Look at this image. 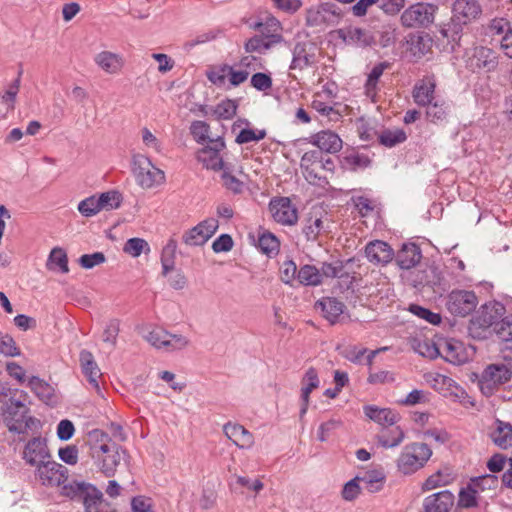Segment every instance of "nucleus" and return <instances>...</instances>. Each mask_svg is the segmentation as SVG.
<instances>
[{
	"label": "nucleus",
	"instance_id": "f257e3e1",
	"mask_svg": "<svg viewBox=\"0 0 512 512\" xmlns=\"http://www.w3.org/2000/svg\"><path fill=\"white\" fill-rule=\"evenodd\" d=\"M62 495L81 502L84 512H116L112 504L104 498L101 490L85 481L73 480L63 487Z\"/></svg>",
	"mask_w": 512,
	"mask_h": 512
},
{
	"label": "nucleus",
	"instance_id": "4468645a",
	"mask_svg": "<svg viewBox=\"0 0 512 512\" xmlns=\"http://www.w3.org/2000/svg\"><path fill=\"white\" fill-rule=\"evenodd\" d=\"M218 227L216 218L205 219L183 234V242L188 246H201L216 233Z\"/></svg>",
	"mask_w": 512,
	"mask_h": 512
},
{
	"label": "nucleus",
	"instance_id": "393cba45",
	"mask_svg": "<svg viewBox=\"0 0 512 512\" xmlns=\"http://www.w3.org/2000/svg\"><path fill=\"white\" fill-rule=\"evenodd\" d=\"M310 142L317 146L322 153H337L342 149L341 138L330 130L316 133L311 137Z\"/></svg>",
	"mask_w": 512,
	"mask_h": 512
},
{
	"label": "nucleus",
	"instance_id": "bf43d9fd",
	"mask_svg": "<svg viewBox=\"0 0 512 512\" xmlns=\"http://www.w3.org/2000/svg\"><path fill=\"white\" fill-rule=\"evenodd\" d=\"M322 226L323 222L321 218L309 217L305 220L302 232L308 241H314L317 239V236L319 235Z\"/></svg>",
	"mask_w": 512,
	"mask_h": 512
},
{
	"label": "nucleus",
	"instance_id": "a878e982",
	"mask_svg": "<svg viewBox=\"0 0 512 512\" xmlns=\"http://www.w3.org/2000/svg\"><path fill=\"white\" fill-rule=\"evenodd\" d=\"M364 413L369 419L383 426V428L393 426L400 418L396 411L390 408H379L374 405L364 406Z\"/></svg>",
	"mask_w": 512,
	"mask_h": 512
},
{
	"label": "nucleus",
	"instance_id": "a19ab883",
	"mask_svg": "<svg viewBox=\"0 0 512 512\" xmlns=\"http://www.w3.org/2000/svg\"><path fill=\"white\" fill-rule=\"evenodd\" d=\"M176 250L177 242L174 239H170L162 249V275L165 277L168 276L169 272H171L174 269Z\"/></svg>",
	"mask_w": 512,
	"mask_h": 512
},
{
	"label": "nucleus",
	"instance_id": "f704fd0d",
	"mask_svg": "<svg viewBox=\"0 0 512 512\" xmlns=\"http://www.w3.org/2000/svg\"><path fill=\"white\" fill-rule=\"evenodd\" d=\"M421 252L415 244H405L398 252L397 262L402 269H410L420 262Z\"/></svg>",
	"mask_w": 512,
	"mask_h": 512
},
{
	"label": "nucleus",
	"instance_id": "f03ea898",
	"mask_svg": "<svg viewBox=\"0 0 512 512\" xmlns=\"http://www.w3.org/2000/svg\"><path fill=\"white\" fill-rule=\"evenodd\" d=\"M30 409L21 400L14 397L9 398L2 406V417L10 432L24 434L30 431H38L41 428V421L29 416Z\"/></svg>",
	"mask_w": 512,
	"mask_h": 512
},
{
	"label": "nucleus",
	"instance_id": "a18cd8bd",
	"mask_svg": "<svg viewBox=\"0 0 512 512\" xmlns=\"http://www.w3.org/2000/svg\"><path fill=\"white\" fill-rule=\"evenodd\" d=\"M406 133L402 129H386L379 135V142L386 147H394L406 140Z\"/></svg>",
	"mask_w": 512,
	"mask_h": 512
},
{
	"label": "nucleus",
	"instance_id": "473e14b6",
	"mask_svg": "<svg viewBox=\"0 0 512 512\" xmlns=\"http://www.w3.org/2000/svg\"><path fill=\"white\" fill-rule=\"evenodd\" d=\"M321 308L324 317L331 323L337 322L339 316L344 312L345 305L343 302L334 297H325L317 302Z\"/></svg>",
	"mask_w": 512,
	"mask_h": 512
},
{
	"label": "nucleus",
	"instance_id": "37998d69",
	"mask_svg": "<svg viewBox=\"0 0 512 512\" xmlns=\"http://www.w3.org/2000/svg\"><path fill=\"white\" fill-rule=\"evenodd\" d=\"M384 480V474L379 471L368 472L363 477H359V481L363 484V489L370 493L379 492L383 488Z\"/></svg>",
	"mask_w": 512,
	"mask_h": 512
},
{
	"label": "nucleus",
	"instance_id": "864d4df0",
	"mask_svg": "<svg viewBox=\"0 0 512 512\" xmlns=\"http://www.w3.org/2000/svg\"><path fill=\"white\" fill-rule=\"evenodd\" d=\"M431 48V39L425 36L416 35L410 39V50L414 56L421 58Z\"/></svg>",
	"mask_w": 512,
	"mask_h": 512
},
{
	"label": "nucleus",
	"instance_id": "cd10ccee",
	"mask_svg": "<svg viewBox=\"0 0 512 512\" xmlns=\"http://www.w3.org/2000/svg\"><path fill=\"white\" fill-rule=\"evenodd\" d=\"M94 62L108 74H117L124 66L123 57L111 51L99 52L95 55Z\"/></svg>",
	"mask_w": 512,
	"mask_h": 512
},
{
	"label": "nucleus",
	"instance_id": "de8ad7c7",
	"mask_svg": "<svg viewBox=\"0 0 512 512\" xmlns=\"http://www.w3.org/2000/svg\"><path fill=\"white\" fill-rule=\"evenodd\" d=\"M342 165L346 169L357 170L363 169L370 165V159L368 156L359 153H350L343 157Z\"/></svg>",
	"mask_w": 512,
	"mask_h": 512
},
{
	"label": "nucleus",
	"instance_id": "c03bdc74",
	"mask_svg": "<svg viewBox=\"0 0 512 512\" xmlns=\"http://www.w3.org/2000/svg\"><path fill=\"white\" fill-rule=\"evenodd\" d=\"M449 107L443 100H436L427 106V119L433 123L441 122L446 119Z\"/></svg>",
	"mask_w": 512,
	"mask_h": 512
},
{
	"label": "nucleus",
	"instance_id": "6e6552de",
	"mask_svg": "<svg viewBox=\"0 0 512 512\" xmlns=\"http://www.w3.org/2000/svg\"><path fill=\"white\" fill-rule=\"evenodd\" d=\"M340 18L341 12L335 4L323 3L307 10L306 25L323 29L328 26L337 25Z\"/></svg>",
	"mask_w": 512,
	"mask_h": 512
},
{
	"label": "nucleus",
	"instance_id": "aec40b11",
	"mask_svg": "<svg viewBox=\"0 0 512 512\" xmlns=\"http://www.w3.org/2000/svg\"><path fill=\"white\" fill-rule=\"evenodd\" d=\"M291 70H304L315 63L314 48L307 42H298L292 50Z\"/></svg>",
	"mask_w": 512,
	"mask_h": 512
},
{
	"label": "nucleus",
	"instance_id": "79ce46f5",
	"mask_svg": "<svg viewBox=\"0 0 512 512\" xmlns=\"http://www.w3.org/2000/svg\"><path fill=\"white\" fill-rule=\"evenodd\" d=\"M297 280L302 285L317 286L322 283V274L315 266L304 265L298 271Z\"/></svg>",
	"mask_w": 512,
	"mask_h": 512
},
{
	"label": "nucleus",
	"instance_id": "e433bc0d",
	"mask_svg": "<svg viewBox=\"0 0 512 512\" xmlns=\"http://www.w3.org/2000/svg\"><path fill=\"white\" fill-rule=\"evenodd\" d=\"M493 442L500 448L512 446V425L503 421H497V428L492 432Z\"/></svg>",
	"mask_w": 512,
	"mask_h": 512
},
{
	"label": "nucleus",
	"instance_id": "603ef678",
	"mask_svg": "<svg viewBox=\"0 0 512 512\" xmlns=\"http://www.w3.org/2000/svg\"><path fill=\"white\" fill-rule=\"evenodd\" d=\"M0 354L5 357H17L21 355V350L15 340L9 334L0 331Z\"/></svg>",
	"mask_w": 512,
	"mask_h": 512
},
{
	"label": "nucleus",
	"instance_id": "49530a36",
	"mask_svg": "<svg viewBox=\"0 0 512 512\" xmlns=\"http://www.w3.org/2000/svg\"><path fill=\"white\" fill-rule=\"evenodd\" d=\"M232 172L233 168L230 164H227V166L222 169L221 179L223 181V185L233 193H241L244 184L235 175H233Z\"/></svg>",
	"mask_w": 512,
	"mask_h": 512
},
{
	"label": "nucleus",
	"instance_id": "7ed1b4c3",
	"mask_svg": "<svg viewBox=\"0 0 512 512\" xmlns=\"http://www.w3.org/2000/svg\"><path fill=\"white\" fill-rule=\"evenodd\" d=\"M512 379V369L504 363L487 365L478 377V388L489 398L499 392Z\"/></svg>",
	"mask_w": 512,
	"mask_h": 512
},
{
	"label": "nucleus",
	"instance_id": "338daca9",
	"mask_svg": "<svg viewBox=\"0 0 512 512\" xmlns=\"http://www.w3.org/2000/svg\"><path fill=\"white\" fill-rule=\"evenodd\" d=\"M297 266L292 260H286L280 267V278L285 284H291L297 279L298 274Z\"/></svg>",
	"mask_w": 512,
	"mask_h": 512
},
{
	"label": "nucleus",
	"instance_id": "c756f323",
	"mask_svg": "<svg viewBox=\"0 0 512 512\" xmlns=\"http://www.w3.org/2000/svg\"><path fill=\"white\" fill-rule=\"evenodd\" d=\"M89 454L91 458H99V453H104L105 448L111 446V437L100 429H94L88 433Z\"/></svg>",
	"mask_w": 512,
	"mask_h": 512
},
{
	"label": "nucleus",
	"instance_id": "f3484780",
	"mask_svg": "<svg viewBox=\"0 0 512 512\" xmlns=\"http://www.w3.org/2000/svg\"><path fill=\"white\" fill-rule=\"evenodd\" d=\"M336 33L338 38L341 39L346 45L358 48H366L372 46L375 43L374 36L368 30L360 27L347 26L338 29Z\"/></svg>",
	"mask_w": 512,
	"mask_h": 512
},
{
	"label": "nucleus",
	"instance_id": "0eeeda50",
	"mask_svg": "<svg viewBox=\"0 0 512 512\" xmlns=\"http://www.w3.org/2000/svg\"><path fill=\"white\" fill-rule=\"evenodd\" d=\"M478 304L474 291L456 289L451 291L445 301L447 310L454 316L465 317L473 312Z\"/></svg>",
	"mask_w": 512,
	"mask_h": 512
},
{
	"label": "nucleus",
	"instance_id": "1a4fd4ad",
	"mask_svg": "<svg viewBox=\"0 0 512 512\" xmlns=\"http://www.w3.org/2000/svg\"><path fill=\"white\" fill-rule=\"evenodd\" d=\"M144 339L155 349L166 352L179 351L186 348L190 341L183 335L172 334L163 329H154Z\"/></svg>",
	"mask_w": 512,
	"mask_h": 512
},
{
	"label": "nucleus",
	"instance_id": "052dcab7",
	"mask_svg": "<svg viewBox=\"0 0 512 512\" xmlns=\"http://www.w3.org/2000/svg\"><path fill=\"white\" fill-rule=\"evenodd\" d=\"M493 332L502 341H512V314L502 317Z\"/></svg>",
	"mask_w": 512,
	"mask_h": 512
},
{
	"label": "nucleus",
	"instance_id": "a211bd4d",
	"mask_svg": "<svg viewBox=\"0 0 512 512\" xmlns=\"http://www.w3.org/2000/svg\"><path fill=\"white\" fill-rule=\"evenodd\" d=\"M104 453H99V458H92L97 468L106 476L112 477L121 461V453L124 451L115 443L105 448Z\"/></svg>",
	"mask_w": 512,
	"mask_h": 512
},
{
	"label": "nucleus",
	"instance_id": "774afa93",
	"mask_svg": "<svg viewBox=\"0 0 512 512\" xmlns=\"http://www.w3.org/2000/svg\"><path fill=\"white\" fill-rule=\"evenodd\" d=\"M79 264L84 269H92L106 261V257L102 252H94L92 254H83L79 258Z\"/></svg>",
	"mask_w": 512,
	"mask_h": 512
},
{
	"label": "nucleus",
	"instance_id": "3c124183",
	"mask_svg": "<svg viewBox=\"0 0 512 512\" xmlns=\"http://www.w3.org/2000/svg\"><path fill=\"white\" fill-rule=\"evenodd\" d=\"M100 210H112L120 206L122 196L118 191H108L98 196Z\"/></svg>",
	"mask_w": 512,
	"mask_h": 512
},
{
	"label": "nucleus",
	"instance_id": "f8f14e48",
	"mask_svg": "<svg viewBox=\"0 0 512 512\" xmlns=\"http://www.w3.org/2000/svg\"><path fill=\"white\" fill-rule=\"evenodd\" d=\"M225 148V142L222 137L210 139L208 144L197 153V160L203 164L206 169L213 171L222 170L227 164H224L220 152Z\"/></svg>",
	"mask_w": 512,
	"mask_h": 512
},
{
	"label": "nucleus",
	"instance_id": "9b49d317",
	"mask_svg": "<svg viewBox=\"0 0 512 512\" xmlns=\"http://www.w3.org/2000/svg\"><path fill=\"white\" fill-rule=\"evenodd\" d=\"M37 476L43 485L61 487V492L72 482L68 481V468L50 459L37 466Z\"/></svg>",
	"mask_w": 512,
	"mask_h": 512
},
{
	"label": "nucleus",
	"instance_id": "412c9836",
	"mask_svg": "<svg viewBox=\"0 0 512 512\" xmlns=\"http://www.w3.org/2000/svg\"><path fill=\"white\" fill-rule=\"evenodd\" d=\"M365 256L373 264L385 265L393 259L394 252L386 242L374 240L365 246Z\"/></svg>",
	"mask_w": 512,
	"mask_h": 512
},
{
	"label": "nucleus",
	"instance_id": "58836bf2",
	"mask_svg": "<svg viewBox=\"0 0 512 512\" xmlns=\"http://www.w3.org/2000/svg\"><path fill=\"white\" fill-rule=\"evenodd\" d=\"M435 84L432 82H422L415 85L413 89V99L419 106H428L433 102Z\"/></svg>",
	"mask_w": 512,
	"mask_h": 512
},
{
	"label": "nucleus",
	"instance_id": "dca6fc26",
	"mask_svg": "<svg viewBox=\"0 0 512 512\" xmlns=\"http://www.w3.org/2000/svg\"><path fill=\"white\" fill-rule=\"evenodd\" d=\"M505 313V307L499 302H489L480 307L473 318V324L482 329L491 328L495 330V326L500 322Z\"/></svg>",
	"mask_w": 512,
	"mask_h": 512
},
{
	"label": "nucleus",
	"instance_id": "6ab92c4d",
	"mask_svg": "<svg viewBox=\"0 0 512 512\" xmlns=\"http://www.w3.org/2000/svg\"><path fill=\"white\" fill-rule=\"evenodd\" d=\"M482 7L478 0H454L452 17L462 24H470L480 17Z\"/></svg>",
	"mask_w": 512,
	"mask_h": 512
},
{
	"label": "nucleus",
	"instance_id": "ea45409f",
	"mask_svg": "<svg viewBox=\"0 0 512 512\" xmlns=\"http://www.w3.org/2000/svg\"><path fill=\"white\" fill-rule=\"evenodd\" d=\"M391 67V63L384 61L376 64L367 76L365 83V89L368 96L376 95L377 85L380 77L383 75L386 69Z\"/></svg>",
	"mask_w": 512,
	"mask_h": 512
},
{
	"label": "nucleus",
	"instance_id": "c85d7f7f",
	"mask_svg": "<svg viewBox=\"0 0 512 512\" xmlns=\"http://www.w3.org/2000/svg\"><path fill=\"white\" fill-rule=\"evenodd\" d=\"M21 72L8 86L4 93H0V118H5L15 108L16 97L20 89Z\"/></svg>",
	"mask_w": 512,
	"mask_h": 512
},
{
	"label": "nucleus",
	"instance_id": "69168bd1",
	"mask_svg": "<svg viewBox=\"0 0 512 512\" xmlns=\"http://www.w3.org/2000/svg\"><path fill=\"white\" fill-rule=\"evenodd\" d=\"M266 137V131L264 129L254 131L252 129H242L237 135L235 142L237 144H245L252 141H260Z\"/></svg>",
	"mask_w": 512,
	"mask_h": 512
},
{
	"label": "nucleus",
	"instance_id": "13d9d810",
	"mask_svg": "<svg viewBox=\"0 0 512 512\" xmlns=\"http://www.w3.org/2000/svg\"><path fill=\"white\" fill-rule=\"evenodd\" d=\"M237 111V104L233 100H225L216 105L213 114L217 119L228 120L235 116Z\"/></svg>",
	"mask_w": 512,
	"mask_h": 512
},
{
	"label": "nucleus",
	"instance_id": "b1692460",
	"mask_svg": "<svg viewBox=\"0 0 512 512\" xmlns=\"http://www.w3.org/2000/svg\"><path fill=\"white\" fill-rule=\"evenodd\" d=\"M225 435L240 449H249L254 444L253 434L237 423H227L223 427Z\"/></svg>",
	"mask_w": 512,
	"mask_h": 512
},
{
	"label": "nucleus",
	"instance_id": "2eb2a0df",
	"mask_svg": "<svg viewBox=\"0 0 512 512\" xmlns=\"http://www.w3.org/2000/svg\"><path fill=\"white\" fill-rule=\"evenodd\" d=\"M22 458L30 466H39L51 458L46 438L33 437L28 440L22 451Z\"/></svg>",
	"mask_w": 512,
	"mask_h": 512
},
{
	"label": "nucleus",
	"instance_id": "e2e57ef3",
	"mask_svg": "<svg viewBox=\"0 0 512 512\" xmlns=\"http://www.w3.org/2000/svg\"><path fill=\"white\" fill-rule=\"evenodd\" d=\"M79 212L85 217H91L100 212L98 197L93 195L82 200L78 205Z\"/></svg>",
	"mask_w": 512,
	"mask_h": 512
},
{
	"label": "nucleus",
	"instance_id": "4be33fe9",
	"mask_svg": "<svg viewBox=\"0 0 512 512\" xmlns=\"http://www.w3.org/2000/svg\"><path fill=\"white\" fill-rule=\"evenodd\" d=\"M79 361L82 373L87 378L92 388L100 393L99 379L102 374L93 354L90 351L82 350L79 354Z\"/></svg>",
	"mask_w": 512,
	"mask_h": 512
},
{
	"label": "nucleus",
	"instance_id": "c9c22d12",
	"mask_svg": "<svg viewBox=\"0 0 512 512\" xmlns=\"http://www.w3.org/2000/svg\"><path fill=\"white\" fill-rule=\"evenodd\" d=\"M28 386L35 395L44 403L52 404L55 402L53 387L37 376H32L28 381Z\"/></svg>",
	"mask_w": 512,
	"mask_h": 512
},
{
	"label": "nucleus",
	"instance_id": "680f3d73",
	"mask_svg": "<svg viewBox=\"0 0 512 512\" xmlns=\"http://www.w3.org/2000/svg\"><path fill=\"white\" fill-rule=\"evenodd\" d=\"M120 332V322L117 319L110 320L103 331L102 340L112 348L116 346L117 337Z\"/></svg>",
	"mask_w": 512,
	"mask_h": 512
},
{
	"label": "nucleus",
	"instance_id": "39448f33",
	"mask_svg": "<svg viewBox=\"0 0 512 512\" xmlns=\"http://www.w3.org/2000/svg\"><path fill=\"white\" fill-rule=\"evenodd\" d=\"M133 164L136 182L142 188L150 189L164 182V172L155 167L148 157L137 155L134 157Z\"/></svg>",
	"mask_w": 512,
	"mask_h": 512
},
{
	"label": "nucleus",
	"instance_id": "6e6d98bb",
	"mask_svg": "<svg viewBox=\"0 0 512 512\" xmlns=\"http://www.w3.org/2000/svg\"><path fill=\"white\" fill-rule=\"evenodd\" d=\"M408 310L415 316L427 321L430 324L438 325L441 323V315L434 313L427 308H424L417 304H410Z\"/></svg>",
	"mask_w": 512,
	"mask_h": 512
},
{
	"label": "nucleus",
	"instance_id": "bb28decb",
	"mask_svg": "<svg viewBox=\"0 0 512 512\" xmlns=\"http://www.w3.org/2000/svg\"><path fill=\"white\" fill-rule=\"evenodd\" d=\"M302 388H301V409H300V418L304 417L308 410L309 399L311 392L318 388L319 386V378L318 373L315 368L310 367L304 374L302 378Z\"/></svg>",
	"mask_w": 512,
	"mask_h": 512
},
{
	"label": "nucleus",
	"instance_id": "ddd939ff",
	"mask_svg": "<svg viewBox=\"0 0 512 512\" xmlns=\"http://www.w3.org/2000/svg\"><path fill=\"white\" fill-rule=\"evenodd\" d=\"M269 211L275 222L284 226H293L298 221L297 208L288 197L273 198L269 203Z\"/></svg>",
	"mask_w": 512,
	"mask_h": 512
},
{
	"label": "nucleus",
	"instance_id": "7c9ffc66",
	"mask_svg": "<svg viewBox=\"0 0 512 512\" xmlns=\"http://www.w3.org/2000/svg\"><path fill=\"white\" fill-rule=\"evenodd\" d=\"M465 26H467V24H462L459 20L451 17L450 21L444 24L440 30L441 35L448 40L453 51L456 47H460V41Z\"/></svg>",
	"mask_w": 512,
	"mask_h": 512
},
{
	"label": "nucleus",
	"instance_id": "20e7f679",
	"mask_svg": "<svg viewBox=\"0 0 512 512\" xmlns=\"http://www.w3.org/2000/svg\"><path fill=\"white\" fill-rule=\"evenodd\" d=\"M432 456V450L426 443L413 442L403 447L397 468L404 475H411L425 466Z\"/></svg>",
	"mask_w": 512,
	"mask_h": 512
},
{
	"label": "nucleus",
	"instance_id": "9d476101",
	"mask_svg": "<svg viewBox=\"0 0 512 512\" xmlns=\"http://www.w3.org/2000/svg\"><path fill=\"white\" fill-rule=\"evenodd\" d=\"M437 7L428 3H417L407 8L401 15V23L407 28L428 27L434 21Z\"/></svg>",
	"mask_w": 512,
	"mask_h": 512
},
{
	"label": "nucleus",
	"instance_id": "72a5a7b5",
	"mask_svg": "<svg viewBox=\"0 0 512 512\" xmlns=\"http://www.w3.org/2000/svg\"><path fill=\"white\" fill-rule=\"evenodd\" d=\"M404 437L403 430L394 425L391 428H382L376 436L378 443L384 448L397 447L404 440Z\"/></svg>",
	"mask_w": 512,
	"mask_h": 512
},
{
	"label": "nucleus",
	"instance_id": "4c0bfd02",
	"mask_svg": "<svg viewBox=\"0 0 512 512\" xmlns=\"http://www.w3.org/2000/svg\"><path fill=\"white\" fill-rule=\"evenodd\" d=\"M46 267L51 271L58 270L63 274L68 273L69 267L66 252L60 247L53 248L49 254Z\"/></svg>",
	"mask_w": 512,
	"mask_h": 512
},
{
	"label": "nucleus",
	"instance_id": "4d7b16f0",
	"mask_svg": "<svg viewBox=\"0 0 512 512\" xmlns=\"http://www.w3.org/2000/svg\"><path fill=\"white\" fill-rule=\"evenodd\" d=\"M123 251L132 257H138L142 252H149L150 247L147 241L142 238H130L123 247Z\"/></svg>",
	"mask_w": 512,
	"mask_h": 512
},
{
	"label": "nucleus",
	"instance_id": "09e8293b",
	"mask_svg": "<svg viewBox=\"0 0 512 512\" xmlns=\"http://www.w3.org/2000/svg\"><path fill=\"white\" fill-rule=\"evenodd\" d=\"M280 242L276 236L270 232H264L259 236L258 247L259 249L267 254H276L279 250Z\"/></svg>",
	"mask_w": 512,
	"mask_h": 512
},
{
	"label": "nucleus",
	"instance_id": "0e129e2a",
	"mask_svg": "<svg viewBox=\"0 0 512 512\" xmlns=\"http://www.w3.org/2000/svg\"><path fill=\"white\" fill-rule=\"evenodd\" d=\"M282 30V25L280 21L274 16H269L264 21V27L261 30V36L264 38H268L270 40L271 36H282L280 31Z\"/></svg>",
	"mask_w": 512,
	"mask_h": 512
},
{
	"label": "nucleus",
	"instance_id": "5fc2aeb1",
	"mask_svg": "<svg viewBox=\"0 0 512 512\" xmlns=\"http://www.w3.org/2000/svg\"><path fill=\"white\" fill-rule=\"evenodd\" d=\"M230 65L222 64L214 67L212 70L207 72L208 80L218 87H222L226 84V80L229 78Z\"/></svg>",
	"mask_w": 512,
	"mask_h": 512
},
{
	"label": "nucleus",
	"instance_id": "2f4dec72",
	"mask_svg": "<svg viewBox=\"0 0 512 512\" xmlns=\"http://www.w3.org/2000/svg\"><path fill=\"white\" fill-rule=\"evenodd\" d=\"M284 41L282 36H271L270 40L261 35H255L245 43V51L247 53H265L273 46L280 44Z\"/></svg>",
	"mask_w": 512,
	"mask_h": 512
},
{
	"label": "nucleus",
	"instance_id": "8fccbe9b",
	"mask_svg": "<svg viewBox=\"0 0 512 512\" xmlns=\"http://www.w3.org/2000/svg\"><path fill=\"white\" fill-rule=\"evenodd\" d=\"M413 348L419 355L430 359H435L440 354L436 344L429 339L414 340Z\"/></svg>",
	"mask_w": 512,
	"mask_h": 512
},
{
	"label": "nucleus",
	"instance_id": "5701e85b",
	"mask_svg": "<svg viewBox=\"0 0 512 512\" xmlns=\"http://www.w3.org/2000/svg\"><path fill=\"white\" fill-rule=\"evenodd\" d=\"M454 504V495L443 490L427 496L423 502L424 512H450Z\"/></svg>",
	"mask_w": 512,
	"mask_h": 512
},
{
	"label": "nucleus",
	"instance_id": "423d86ee",
	"mask_svg": "<svg viewBox=\"0 0 512 512\" xmlns=\"http://www.w3.org/2000/svg\"><path fill=\"white\" fill-rule=\"evenodd\" d=\"M499 65V54L486 46L474 47L466 60V66L472 72H494Z\"/></svg>",
	"mask_w": 512,
	"mask_h": 512
}]
</instances>
